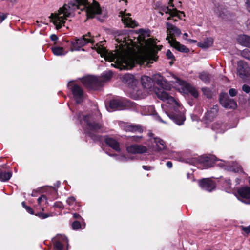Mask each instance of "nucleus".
Returning <instances> with one entry per match:
<instances>
[{
  "mask_svg": "<svg viewBox=\"0 0 250 250\" xmlns=\"http://www.w3.org/2000/svg\"><path fill=\"white\" fill-rule=\"evenodd\" d=\"M134 103L123 98L113 99L110 101L109 105H106L107 110L112 112L118 110L127 109L133 107Z\"/></svg>",
  "mask_w": 250,
  "mask_h": 250,
  "instance_id": "obj_5",
  "label": "nucleus"
},
{
  "mask_svg": "<svg viewBox=\"0 0 250 250\" xmlns=\"http://www.w3.org/2000/svg\"><path fill=\"white\" fill-rule=\"evenodd\" d=\"M166 166L169 168H171L172 167V163L170 161H167L166 163Z\"/></svg>",
  "mask_w": 250,
  "mask_h": 250,
  "instance_id": "obj_54",
  "label": "nucleus"
},
{
  "mask_svg": "<svg viewBox=\"0 0 250 250\" xmlns=\"http://www.w3.org/2000/svg\"><path fill=\"white\" fill-rule=\"evenodd\" d=\"M166 55L167 58L168 59H171L172 60H175V57L172 53L171 52L170 50H168L167 51Z\"/></svg>",
  "mask_w": 250,
  "mask_h": 250,
  "instance_id": "obj_42",
  "label": "nucleus"
},
{
  "mask_svg": "<svg viewBox=\"0 0 250 250\" xmlns=\"http://www.w3.org/2000/svg\"><path fill=\"white\" fill-rule=\"evenodd\" d=\"M94 42L95 41L92 38H86L85 36H83L81 38H76L74 41L71 42L72 50H78L87 43L90 42L93 44Z\"/></svg>",
  "mask_w": 250,
  "mask_h": 250,
  "instance_id": "obj_11",
  "label": "nucleus"
},
{
  "mask_svg": "<svg viewBox=\"0 0 250 250\" xmlns=\"http://www.w3.org/2000/svg\"><path fill=\"white\" fill-rule=\"evenodd\" d=\"M143 168L146 170H150L153 169V167L148 166H143Z\"/></svg>",
  "mask_w": 250,
  "mask_h": 250,
  "instance_id": "obj_52",
  "label": "nucleus"
},
{
  "mask_svg": "<svg viewBox=\"0 0 250 250\" xmlns=\"http://www.w3.org/2000/svg\"><path fill=\"white\" fill-rule=\"evenodd\" d=\"M67 203L69 206H72L75 203V198L74 197H69L66 200Z\"/></svg>",
  "mask_w": 250,
  "mask_h": 250,
  "instance_id": "obj_40",
  "label": "nucleus"
},
{
  "mask_svg": "<svg viewBox=\"0 0 250 250\" xmlns=\"http://www.w3.org/2000/svg\"><path fill=\"white\" fill-rule=\"evenodd\" d=\"M167 37L166 40L169 41V40L175 39V37L179 36L181 34V31L176 26L173 25L169 22L166 23Z\"/></svg>",
  "mask_w": 250,
  "mask_h": 250,
  "instance_id": "obj_12",
  "label": "nucleus"
},
{
  "mask_svg": "<svg viewBox=\"0 0 250 250\" xmlns=\"http://www.w3.org/2000/svg\"><path fill=\"white\" fill-rule=\"evenodd\" d=\"M42 201H45V203L47 202V197L44 195H42L38 199V202L39 204H41V202Z\"/></svg>",
  "mask_w": 250,
  "mask_h": 250,
  "instance_id": "obj_43",
  "label": "nucleus"
},
{
  "mask_svg": "<svg viewBox=\"0 0 250 250\" xmlns=\"http://www.w3.org/2000/svg\"><path fill=\"white\" fill-rule=\"evenodd\" d=\"M216 160L217 158L214 155H202L197 158L196 165L201 169H206L212 167Z\"/></svg>",
  "mask_w": 250,
  "mask_h": 250,
  "instance_id": "obj_6",
  "label": "nucleus"
},
{
  "mask_svg": "<svg viewBox=\"0 0 250 250\" xmlns=\"http://www.w3.org/2000/svg\"><path fill=\"white\" fill-rule=\"evenodd\" d=\"M241 167L238 165L237 163H233L232 166L231 167V170L234 171L235 172H238L241 170Z\"/></svg>",
  "mask_w": 250,
  "mask_h": 250,
  "instance_id": "obj_37",
  "label": "nucleus"
},
{
  "mask_svg": "<svg viewBox=\"0 0 250 250\" xmlns=\"http://www.w3.org/2000/svg\"><path fill=\"white\" fill-rule=\"evenodd\" d=\"M231 180L229 179L225 180V182L223 183V186L224 187H226V190H227V192H229V190L231 188Z\"/></svg>",
  "mask_w": 250,
  "mask_h": 250,
  "instance_id": "obj_36",
  "label": "nucleus"
},
{
  "mask_svg": "<svg viewBox=\"0 0 250 250\" xmlns=\"http://www.w3.org/2000/svg\"><path fill=\"white\" fill-rule=\"evenodd\" d=\"M21 204H22V207H23L24 208H26V207H27V206H26V204H25V202L24 201L22 202V203H21Z\"/></svg>",
  "mask_w": 250,
  "mask_h": 250,
  "instance_id": "obj_61",
  "label": "nucleus"
},
{
  "mask_svg": "<svg viewBox=\"0 0 250 250\" xmlns=\"http://www.w3.org/2000/svg\"><path fill=\"white\" fill-rule=\"evenodd\" d=\"M83 120L86 124L85 133L94 142L101 140V136L97 135L96 133L99 132L103 128L100 123L91 120V116L86 115L83 116Z\"/></svg>",
  "mask_w": 250,
  "mask_h": 250,
  "instance_id": "obj_4",
  "label": "nucleus"
},
{
  "mask_svg": "<svg viewBox=\"0 0 250 250\" xmlns=\"http://www.w3.org/2000/svg\"><path fill=\"white\" fill-rule=\"evenodd\" d=\"M112 72L111 71L104 72L100 77H99L103 85L104 83L109 80L112 77Z\"/></svg>",
  "mask_w": 250,
  "mask_h": 250,
  "instance_id": "obj_29",
  "label": "nucleus"
},
{
  "mask_svg": "<svg viewBox=\"0 0 250 250\" xmlns=\"http://www.w3.org/2000/svg\"><path fill=\"white\" fill-rule=\"evenodd\" d=\"M73 217L75 218H79L81 217L80 215L77 213L73 214Z\"/></svg>",
  "mask_w": 250,
  "mask_h": 250,
  "instance_id": "obj_59",
  "label": "nucleus"
},
{
  "mask_svg": "<svg viewBox=\"0 0 250 250\" xmlns=\"http://www.w3.org/2000/svg\"><path fill=\"white\" fill-rule=\"evenodd\" d=\"M131 14L129 13H125L124 11H121L119 13V16L122 18V21L125 27L133 28L137 25L135 20H133L130 18Z\"/></svg>",
  "mask_w": 250,
  "mask_h": 250,
  "instance_id": "obj_13",
  "label": "nucleus"
},
{
  "mask_svg": "<svg viewBox=\"0 0 250 250\" xmlns=\"http://www.w3.org/2000/svg\"><path fill=\"white\" fill-rule=\"evenodd\" d=\"M51 49L55 55L59 56L64 54L63 48L62 47L54 46L52 47Z\"/></svg>",
  "mask_w": 250,
  "mask_h": 250,
  "instance_id": "obj_33",
  "label": "nucleus"
},
{
  "mask_svg": "<svg viewBox=\"0 0 250 250\" xmlns=\"http://www.w3.org/2000/svg\"><path fill=\"white\" fill-rule=\"evenodd\" d=\"M72 227L73 229H77L81 228V223L79 221H75L73 222V223L72 224Z\"/></svg>",
  "mask_w": 250,
  "mask_h": 250,
  "instance_id": "obj_39",
  "label": "nucleus"
},
{
  "mask_svg": "<svg viewBox=\"0 0 250 250\" xmlns=\"http://www.w3.org/2000/svg\"><path fill=\"white\" fill-rule=\"evenodd\" d=\"M126 150L128 152L132 154H142L147 151L146 146L140 145H131L127 147Z\"/></svg>",
  "mask_w": 250,
  "mask_h": 250,
  "instance_id": "obj_17",
  "label": "nucleus"
},
{
  "mask_svg": "<svg viewBox=\"0 0 250 250\" xmlns=\"http://www.w3.org/2000/svg\"><path fill=\"white\" fill-rule=\"evenodd\" d=\"M238 42L241 45L250 48V37L246 35H240L238 39Z\"/></svg>",
  "mask_w": 250,
  "mask_h": 250,
  "instance_id": "obj_27",
  "label": "nucleus"
},
{
  "mask_svg": "<svg viewBox=\"0 0 250 250\" xmlns=\"http://www.w3.org/2000/svg\"><path fill=\"white\" fill-rule=\"evenodd\" d=\"M242 230L245 232L247 234L250 233V225L248 227H242Z\"/></svg>",
  "mask_w": 250,
  "mask_h": 250,
  "instance_id": "obj_47",
  "label": "nucleus"
},
{
  "mask_svg": "<svg viewBox=\"0 0 250 250\" xmlns=\"http://www.w3.org/2000/svg\"><path fill=\"white\" fill-rule=\"evenodd\" d=\"M36 215L38 216L42 219H45L49 216V214H45L42 212L38 213V214H36Z\"/></svg>",
  "mask_w": 250,
  "mask_h": 250,
  "instance_id": "obj_45",
  "label": "nucleus"
},
{
  "mask_svg": "<svg viewBox=\"0 0 250 250\" xmlns=\"http://www.w3.org/2000/svg\"><path fill=\"white\" fill-rule=\"evenodd\" d=\"M220 103L225 108L234 109L237 106L236 102L229 98L227 93H222L220 95Z\"/></svg>",
  "mask_w": 250,
  "mask_h": 250,
  "instance_id": "obj_10",
  "label": "nucleus"
},
{
  "mask_svg": "<svg viewBox=\"0 0 250 250\" xmlns=\"http://www.w3.org/2000/svg\"><path fill=\"white\" fill-rule=\"evenodd\" d=\"M84 36H85V38L87 37H91V34L90 32H88L87 34H85Z\"/></svg>",
  "mask_w": 250,
  "mask_h": 250,
  "instance_id": "obj_63",
  "label": "nucleus"
},
{
  "mask_svg": "<svg viewBox=\"0 0 250 250\" xmlns=\"http://www.w3.org/2000/svg\"><path fill=\"white\" fill-rule=\"evenodd\" d=\"M54 206L59 208H63V204L61 202H56L54 204Z\"/></svg>",
  "mask_w": 250,
  "mask_h": 250,
  "instance_id": "obj_49",
  "label": "nucleus"
},
{
  "mask_svg": "<svg viewBox=\"0 0 250 250\" xmlns=\"http://www.w3.org/2000/svg\"><path fill=\"white\" fill-rule=\"evenodd\" d=\"M151 142H154L156 144L159 151L164 150L166 148L165 141L159 137H153L151 139Z\"/></svg>",
  "mask_w": 250,
  "mask_h": 250,
  "instance_id": "obj_25",
  "label": "nucleus"
},
{
  "mask_svg": "<svg viewBox=\"0 0 250 250\" xmlns=\"http://www.w3.org/2000/svg\"><path fill=\"white\" fill-rule=\"evenodd\" d=\"M237 72L241 78L250 76V68L243 61H239L238 63Z\"/></svg>",
  "mask_w": 250,
  "mask_h": 250,
  "instance_id": "obj_14",
  "label": "nucleus"
},
{
  "mask_svg": "<svg viewBox=\"0 0 250 250\" xmlns=\"http://www.w3.org/2000/svg\"><path fill=\"white\" fill-rule=\"evenodd\" d=\"M173 0H169V4H170V6L171 7H174V4H173Z\"/></svg>",
  "mask_w": 250,
  "mask_h": 250,
  "instance_id": "obj_62",
  "label": "nucleus"
},
{
  "mask_svg": "<svg viewBox=\"0 0 250 250\" xmlns=\"http://www.w3.org/2000/svg\"><path fill=\"white\" fill-rule=\"evenodd\" d=\"M161 10L165 13H169L170 15H172V16L177 15L180 18L178 14L179 11H178L176 8L171 10L167 6H164L161 8Z\"/></svg>",
  "mask_w": 250,
  "mask_h": 250,
  "instance_id": "obj_31",
  "label": "nucleus"
},
{
  "mask_svg": "<svg viewBox=\"0 0 250 250\" xmlns=\"http://www.w3.org/2000/svg\"><path fill=\"white\" fill-rule=\"evenodd\" d=\"M7 18V14L0 12V22L1 23L3 20Z\"/></svg>",
  "mask_w": 250,
  "mask_h": 250,
  "instance_id": "obj_48",
  "label": "nucleus"
},
{
  "mask_svg": "<svg viewBox=\"0 0 250 250\" xmlns=\"http://www.w3.org/2000/svg\"><path fill=\"white\" fill-rule=\"evenodd\" d=\"M213 40L212 38H208L203 42H198V46L203 49H206L212 46Z\"/></svg>",
  "mask_w": 250,
  "mask_h": 250,
  "instance_id": "obj_28",
  "label": "nucleus"
},
{
  "mask_svg": "<svg viewBox=\"0 0 250 250\" xmlns=\"http://www.w3.org/2000/svg\"><path fill=\"white\" fill-rule=\"evenodd\" d=\"M187 40L190 42V43H196L197 42L196 40H193V39H187Z\"/></svg>",
  "mask_w": 250,
  "mask_h": 250,
  "instance_id": "obj_57",
  "label": "nucleus"
},
{
  "mask_svg": "<svg viewBox=\"0 0 250 250\" xmlns=\"http://www.w3.org/2000/svg\"><path fill=\"white\" fill-rule=\"evenodd\" d=\"M105 143L112 148L117 152L121 150L119 143L114 139L111 137H106L105 139Z\"/></svg>",
  "mask_w": 250,
  "mask_h": 250,
  "instance_id": "obj_22",
  "label": "nucleus"
},
{
  "mask_svg": "<svg viewBox=\"0 0 250 250\" xmlns=\"http://www.w3.org/2000/svg\"><path fill=\"white\" fill-rule=\"evenodd\" d=\"M25 209L26 210V211L28 212H29L31 214H34V211L32 209V208H30V207H28V206L26 207V208Z\"/></svg>",
  "mask_w": 250,
  "mask_h": 250,
  "instance_id": "obj_50",
  "label": "nucleus"
},
{
  "mask_svg": "<svg viewBox=\"0 0 250 250\" xmlns=\"http://www.w3.org/2000/svg\"><path fill=\"white\" fill-rule=\"evenodd\" d=\"M9 0L11 3L13 4V3H16L18 0Z\"/></svg>",
  "mask_w": 250,
  "mask_h": 250,
  "instance_id": "obj_64",
  "label": "nucleus"
},
{
  "mask_svg": "<svg viewBox=\"0 0 250 250\" xmlns=\"http://www.w3.org/2000/svg\"><path fill=\"white\" fill-rule=\"evenodd\" d=\"M77 9L85 10L88 18H93L95 15L106 17V13L102 11L99 3L95 0L92 4H89L87 0H69L67 4L59 9L58 13L51 14L50 16L56 29L58 30L62 25L65 26V20L73 16L74 11Z\"/></svg>",
  "mask_w": 250,
  "mask_h": 250,
  "instance_id": "obj_2",
  "label": "nucleus"
},
{
  "mask_svg": "<svg viewBox=\"0 0 250 250\" xmlns=\"http://www.w3.org/2000/svg\"><path fill=\"white\" fill-rule=\"evenodd\" d=\"M124 129L126 131L132 132L141 133L143 132V129L141 125H128L125 126Z\"/></svg>",
  "mask_w": 250,
  "mask_h": 250,
  "instance_id": "obj_26",
  "label": "nucleus"
},
{
  "mask_svg": "<svg viewBox=\"0 0 250 250\" xmlns=\"http://www.w3.org/2000/svg\"><path fill=\"white\" fill-rule=\"evenodd\" d=\"M246 4L247 5V9L248 11L250 13V0H247Z\"/></svg>",
  "mask_w": 250,
  "mask_h": 250,
  "instance_id": "obj_53",
  "label": "nucleus"
},
{
  "mask_svg": "<svg viewBox=\"0 0 250 250\" xmlns=\"http://www.w3.org/2000/svg\"><path fill=\"white\" fill-rule=\"evenodd\" d=\"M97 51L99 53H102L104 51V48H101V47H100L99 46V47H98V48L97 49Z\"/></svg>",
  "mask_w": 250,
  "mask_h": 250,
  "instance_id": "obj_55",
  "label": "nucleus"
},
{
  "mask_svg": "<svg viewBox=\"0 0 250 250\" xmlns=\"http://www.w3.org/2000/svg\"><path fill=\"white\" fill-rule=\"evenodd\" d=\"M199 77L205 83H208L210 82V75L207 72H202L199 75Z\"/></svg>",
  "mask_w": 250,
  "mask_h": 250,
  "instance_id": "obj_30",
  "label": "nucleus"
},
{
  "mask_svg": "<svg viewBox=\"0 0 250 250\" xmlns=\"http://www.w3.org/2000/svg\"><path fill=\"white\" fill-rule=\"evenodd\" d=\"M202 91L204 94L206 95L208 98H210L212 95V92L211 90L208 87H203L202 88Z\"/></svg>",
  "mask_w": 250,
  "mask_h": 250,
  "instance_id": "obj_35",
  "label": "nucleus"
},
{
  "mask_svg": "<svg viewBox=\"0 0 250 250\" xmlns=\"http://www.w3.org/2000/svg\"><path fill=\"white\" fill-rule=\"evenodd\" d=\"M212 129L214 130L217 133H223L229 127H227L225 124L220 122H217L214 123L212 126Z\"/></svg>",
  "mask_w": 250,
  "mask_h": 250,
  "instance_id": "obj_24",
  "label": "nucleus"
},
{
  "mask_svg": "<svg viewBox=\"0 0 250 250\" xmlns=\"http://www.w3.org/2000/svg\"><path fill=\"white\" fill-rule=\"evenodd\" d=\"M156 118L157 119L161 122H162V123H166V122H165L164 121H163L162 120V119L161 118V117L159 116V115H156Z\"/></svg>",
  "mask_w": 250,
  "mask_h": 250,
  "instance_id": "obj_56",
  "label": "nucleus"
},
{
  "mask_svg": "<svg viewBox=\"0 0 250 250\" xmlns=\"http://www.w3.org/2000/svg\"><path fill=\"white\" fill-rule=\"evenodd\" d=\"M141 81L143 86L146 89L152 86V81L159 86L160 88L155 93L159 99L167 101L166 106L168 108V111L166 112L167 116L178 125L183 124L185 117L183 114L179 113L180 108L179 103L166 91L170 89V85L164 78L160 74L154 75L153 79L148 76H143L141 77Z\"/></svg>",
  "mask_w": 250,
  "mask_h": 250,
  "instance_id": "obj_1",
  "label": "nucleus"
},
{
  "mask_svg": "<svg viewBox=\"0 0 250 250\" xmlns=\"http://www.w3.org/2000/svg\"><path fill=\"white\" fill-rule=\"evenodd\" d=\"M54 248L55 250H68L64 249V246L68 247V240L65 235H57L53 239Z\"/></svg>",
  "mask_w": 250,
  "mask_h": 250,
  "instance_id": "obj_9",
  "label": "nucleus"
},
{
  "mask_svg": "<svg viewBox=\"0 0 250 250\" xmlns=\"http://www.w3.org/2000/svg\"><path fill=\"white\" fill-rule=\"evenodd\" d=\"M139 31L141 35L145 36V35L146 34V32L145 31L142 29H140Z\"/></svg>",
  "mask_w": 250,
  "mask_h": 250,
  "instance_id": "obj_58",
  "label": "nucleus"
},
{
  "mask_svg": "<svg viewBox=\"0 0 250 250\" xmlns=\"http://www.w3.org/2000/svg\"><path fill=\"white\" fill-rule=\"evenodd\" d=\"M123 81L125 83H127L128 84H130L131 83H133L135 81V79L133 75L127 74L124 76Z\"/></svg>",
  "mask_w": 250,
  "mask_h": 250,
  "instance_id": "obj_32",
  "label": "nucleus"
},
{
  "mask_svg": "<svg viewBox=\"0 0 250 250\" xmlns=\"http://www.w3.org/2000/svg\"><path fill=\"white\" fill-rule=\"evenodd\" d=\"M188 36V33H185L184 34H183V38L185 40H187V37Z\"/></svg>",
  "mask_w": 250,
  "mask_h": 250,
  "instance_id": "obj_60",
  "label": "nucleus"
},
{
  "mask_svg": "<svg viewBox=\"0 0 250 250\" xmlns=\"http://www.w3.org/2000/svg\"><path fill=\"white\" fill-rule=\"evenodd\" d=\"M237 91L234 88H231L229 90V94L231 97H234L236 95Z\"/></svg>",
  "mask_w": 250,
  "mask_h": 250,
  "instance_id": "obj_46",
  "label": "nucleus"
},
{
  "mask_svg": "<svg viewBox=\"0 0 250 250\" xmlns=\"http://www.w3.org/2000/svg\"><path fill=\"white\" fill-rule=\"evenodd\" d=\"M50 39L53 41H56L58 40V38L55 34H52L50 37Z\"/></svg>",
  "mask_w": 250,
  "mask_h": 250,
  "instance_id": "obj_51",
  "label": "nucleus"
},
{
  "mask_svg": "<svg viewBox=\"0 0 250 250\" xmlns=\"http://www.w3.org/2000/svg\"><path fill=\"white\" fill-rule=\"evenodd\" d=\"M116 41L119 44V47L121 50L116 53L117 59L116 67L121 70L131 69L137 63L142 65L146 62V65H148L158 59L157 52L155 50L142 55L140 58L130 55L126 49H129L131 41L130 39L127 40L126 37L119 35L116 37Z\"/></svg>",
  "mask_w": 250,
  "mask_h": 250,
  "instance_id": "obj_3",
  "label": "nucleus"
},
{
  "mask_svg": "<svg viewBox=\"0 0 250 250\" xmlns=\"http://www.w3.org/2000/svg\"><path fill=\"white\" fill-rule=\"evenodd\" d=\"M214 13L218 17L225 20H230V19L229 18V13L228 12L226 9L223 8L222 6H218L215 7L214 9Z\"/></svg>",
  "mask_w": 250,
  "mask_h": 250,
  "instance_id": "obj_18",
  "label": "nucleus"
},
{
  "mask_svg": "<svg viewBox=\"0 0 250 250\" xmlns=\"http://www.w3.org/2000/svg\"><path fill=\"white\" fill-rule=\"evenodd\" d=\"M68 87L72 92L76 103L80 104L82 102L84 96L83 90L81 87L73 82H70L68 83Z\"/></svg>",
  "mask_w": 250,
  "mask_h": 250,
  "instance_id": "obj_8",
  "label": "nucleus"
},
{
  "mask_svg": "<svg viewBox=\"0 0 250 250\" xmlns=\"http://www.w3.org/2000/svg\"><path fill=\"white\" fill-rule=\"evenodd\" d=\"M168 43L171 46L175 48L176 50L180 52L188 53L189 51L188 48L185 45L181 44L180 42L177 41L175 39H172V40H169Z\"/></svg>",
  "mask_w": 250,
  "mask_h": 250,
  "instance_id": "obj_19",
  "label": "nucleus"
},
{
  "mask_svg": "<svg viewBox=\"0 0 250 250\" xmlns=\"http://www.w3.org/2000/svg\"><path fill=\"white\" fill-rule=\"evenodd\" d=\"M200 186L202 188L209 192L212 191L215 188V183L209 178H205L199 182Z\"/></svg>",
  "mask_w": 250,
  "mask_h": 250,
  "instance_id": "obj_16",
  "label": "nucleus"
},
{
  "mask_svg": "<svg viewBox=\"0 0 250 250\" xmlns=\"http://www.w3.org/2000/svg\"><path fill=\"white\" fill-rule=\"evenodd\" d=\"M242 55L245 58L250 60V52H249L248 49H245L243 51Z\"/></svg>",
  "mask_w": 250,
  "mask_h": 250,
  "instance_id": "obj_41",
  "label": "nucleus"
},
{
  "mask_svg": "<svg viewBox=\"0 0 250 250\" xmlns=\"http://www.w3.org/2000/svg\"><path fill=\"white\" fill-rule=\"evenodd\" d=\"M6 165L0 166V181L6 182L8 181L12 176L11 172H5L4 170L6 168Z\"/></svg>",
  "mask_w": 250,
  "mask_h": 250,
  "instance_id": "obj_21",
  "label": "nucleus"
},
{
  "mask_svg": "<svg viewBox=\"0 0 250 250\" xmlns=\"http://www.w3.org/2000/svg\"><path fill=\"white\" fill-rule=\"evenodd\" d=\"M82 82L87 88L97 90L103 86L101 81L99 77L88 76L83 78Z\"/></svg>",
  "mask_w": 250,
  "mask_h": 250,
  "instance_id": "obj_7",
  "label": "nucleus"
},
{
  "mask_svg": "<svg viewBox=\"0 0 250 250\" xmlns=\"http://www.w3.org/2000/svg\"><path fill=\"white\" fill-rule=\"evenodd\" d=\"M242 90L246 93H249L250 92V86L244 84L242 87Z\"/></svg>",
  "mask_w": 250,
  "mask_h": 250,
  "instance_id": "obj_44",
  "label": "nucleus"
},
{
  "mask_svg": "<svg viewBox=\"0 0 250 250\" xmlns=\"http://www.w3.org/2000/svg\"><path fill=\"white\" fill-rule=\"evenodd\" d=\"M109 155L110 156L116 157V160L119 161L126 162L128 160V159L124 155L120 156H118L116 154H109Z\"/></svg>",
  "mask_w": 250,
  "mask_h": 250,
  "instance_id": "obj_38",
  "label": "nucleus"
},
{
  "mask_svg": "<svg viewBox=\"0 0 250 250\" xmlns=\"http://www.w3.org/2000/svg\"><path fill=\"white\" fill-rule=\"evenodd\" d=\"M180 84L184 86L187 89V92L190 93L194 98H197L199 95V93L197 90L194 87L187 84L184 81H180Z\"/></svg>",
  "mask_w": 250,
  "mask_h": 250,
  "instance_id": "obj_23",
  "label": "nucleus"
},
{
  "mask_svg": "<svg viewBox=\"0 0 250 250\" xmlns=\"http://www.w3.org/2000/svg\"><path fill=\"white\" fill-rule=\"evenodd\" d=\"M178 14L180 16V18L177 15L176 16H172V15H170L171 16L167 18L168 20H172L174 22H176L178 21V19H181V14H184V13L183 12H181L179 11Z\"/></svg>",
  "mask_w": 250,
  "mask_h": 250,
  "instance_id": "obj_34",
  "label": "nucleus"
},
{
  "mask_svg": "<svg viewBox=\"0 0 250 250\" xmlns=\"http://www.w3.org/2000/svg\"><path fill=\"white\" fill-rule=\"evenodd\" d=\"M240 200L243 202L250 204V188L244 187L238 190Z\"/></svg>",
  "mask_w": 250,
  "mask_h": 250,
  "instance_id": "obj_15",
  "label": "nucleus"
},
{
  "mask_svg": "<svg viewBox=\"0 0 250 250\" xmlns=\"http://www.w3.org/2000/svg\"><path fill=\"white\" fill-rule=\"evenodd\" d=\"M218 111V106L217 105L213 106L205 113V119L208 121H212L217 115Z\"/></svg>",
  "mask_w": 250,
  "mask_h": 250,
  "instance_id": "obj_20",
  "label": "nucleus"
}]
</instances>
